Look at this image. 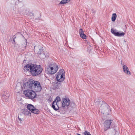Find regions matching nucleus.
Segmentation results:
<instances>
[{
  "mask_svg": "<svg viewBox=\"0 0 135 135\" xmlns=\"http://www.w3.org/2000/svg\"><path fill=\"white\" fill-rule=\"evenodd\" d=\"M25 71H29L31 74L33 76H37L40 74L42 72L43 69L39 65L28 64L23 67Z\"/></svg>",
  "mask_w": 135,
  "mask_h": 135,
  "instance_id": "1",
  "label": "nucleus"
},
{
  "mask_svg": "<svg viewBox=\"0 0 135 135\" xmlns=\"http://www.w3.org/2000/svg\"><path fill=\"white\" fill-rule=\"evenodd\" d=\"M25 88H27L26 86L28 87V88H30L36 92H40L42 89V87L39 82L32 80L25 83Z\"/></svg>",
  "mask_w": 135,
  "mask_h": 135,
  "instance_id": "2",
  "label": "nucleus"
},
{
  "mask_svg": "<svg viewBox=\"0 0 135 135\" xmlns=\"http://www.w3.org/2000/svg\"><path fill=\"white\" fill-rule=\"evenodd\" d=\"M25 84L23 86H22V89H24L25 90H23V94L25 96L29 99H33L36 97V94L35 91H33L31 88H28V87L26 86L27 88H25Z\"/></svg>",
  "mask_w": 135,
  "mask_h": 135,
  "instance_id": "3",
  "label": "nucleus"
},
{
  "mask_svg": "<svg viewBox=\"0 0 135 135\" xmlns=\"http://www.w3.org/2000/svg\"><path fill=\"white\" fill-rule=\"evenodd\" d=\"M58 67L55 63H52L48 66L47 70L48 73L50 74H55L58 70Z\"/></svg>",
  "mask_w": 135,
  "mask_h": 135,
  "instance_id": "4",
  "label": "nucleus"
},
{
  "mask_svg": "<svg viewBox=\"0 0 135 135\" xmlns=\"http://www.w3.org/2000/svg\"><path fill=\"white\" fill-rule=\"evenodd\" d=\"M65 76V71L64 69H61L57 74L56 79L57 81L59 82L60 84V82L63 81Z\"/></svg>",
  "mask_w": 135,
  "mask_h": 135,
  "instance_id": "5",
  "label": "nucleus"
},
{
  "mask_svg": "<svg viewBox=\"0 0 135 135\" xmlns=\"http://www.w3.org/2000/svg\"><path fill=\"white\" fill-rule=\"evenodd\" d=\"M100 109L101 110L102 113L106 115H108L110 112V107L106 103L102 104Z\"/></svg>",
  "mask_w": 135,
  "mask_h": 135,
  "instance_id": "6",
  "label": "nucleus"
},
{
  "mask_svg": "<svg viewBox=\"0 0 135 135\" xmlns=\"http://www.w3.org/2000/svg\"><path fill=\"white\" fill-rule=\"evenodd\" d=\"M111 33L115 36H122L125 35V33L123 32H117V30L114 28H112L111 30Z\"/></svg>",
  "mask_w": 135,
  "mask_h": 135,
  "instance_id": "7",
  "label": "nucleus"
},
{
  "mask_svg": "<svg viewBox=\"0 0 135 135\" xmlns=\"http://www.w3.org/2000/svg\"><path fill=\"white\" fill-rule=\"evenodd\" d=\"M112 120H106L104 123V130L106 131L108 129L110 128L111 123L112 122Z\"/></svg>",
  "mask_w": 135,
  "mask_h": 135,
  "instance_id": "8",
  "label": "nucleus"
},
{
  "mask_svg": "<svg viewBox=\"0 0 135 135\" xmlns=\"http://www.w3.org/2000/svg\"><path fill=\"white\" fill-rule=\"evenodd\" d=\"M21 112H22V114H20L18 116V119L19 120L21 121H22V118L21 117L23 114L25 115H28L29 114H31V113L29 111H28L27 109H22L21 110Z\"/></svg>",
  "mask_w": 135,
  "mask_h": 135,
  "instance_id": "9",
  "label": "nucleus"
},
{
  "mask_svg": "<svg viewBox=\"0 0 135 135\" xmlns=\"http://www.w3.org/2000/svg\"><path fill=\"white\" fill-rule=\"evenodd\" d=\"M62 106L63 107H67L70 103V101L68 98H64L62 100Z\"/></svg>",
  "mask_w": 135,
  "mask_h": 135,
  "instance_id": "10",
  "label": "nucleus"
},
{
  "mask_svg": "<svg viewBox=\"0 0 135 135\" xmlns=\"http://www.w3.org/2000/svg\"><path fill=\"white\" fill-rule=\"evenodd\" d=\"M9 95V94L7 92H4L2 93L1 97L3 100L6 101H7Z\"/></svg>",
  "mask_w": 135,
  "mask_h": 135,
  "instance_id": "11",
  "label": "nucleus"
},
{
  "mask_svg": "<svg viewBox=\"0 0 135 135\" xmlns=\"http://www.w3.org/2000/svg\"><path fill=\"white\" fill-rule=\"evenodd\" d=\"M34 50L35 51L36 53L38 54H41L42 53L43 50L42 47H40L39 46L35 47Z\"/></svg>",
  "mask_w": 135,
  "mask_h": 135,
  "instance_id": "12",
  "label": "nucleus"
},
{
  "mask_svg": "<svg viewBox=\"0 0 135 135\" xmlns=\"http://www.w3.org/2000/svg\"><path fill=\"white\" fill-rule=\"evenodd\" d=\"M123 70L124 72L127 75H131V73L129 71L128 68L125 65L123 66Z\"/></svg>",
  "mask_w": 135,
  "mask_h": 135,
  "instance_id": "13",
  "label": "nucleus"
},
{
  "mask_svg": "<svg viewBox=\"0 0 135 135\" xmlns=\"http://www.w3.org/2000/svg\"><path fill=\"white\" fill-rule=\"evenodd\" d=\"M57 103L56 101H54L52 105V107L55 110H57L59 109V107L57 105Z\"/></svg>",
  "mask_w": 135,
  "mask_h": 135,
  "instance_id": "14",
  "label": "nucleus"
},
{
  "mask_svg": "<svg viewBox=\"0 0 135 135\" xmlns=\"http://www.w3.org/2000/svg\"><path fill=\"white\" fill-rule=\"evenodd\" d=\"M35 108L31 104H29L27 105V108L31 112H32V110Z\"/></svg>",
  "mask_w": 135,
  "mask_h": 135,
  "instance_id": "15",
  "label": "nucleus"
},
{
  "mask_svg": "<svg viewBox=\"0 0 135 135\" xmlns=\"http://www.w3.org/2000/svg\"><path fill=\"white\" fill-rule=\"evenodd\" d=\"M117 17V15L115 13H114L112 14V21L113 22L115 21Z\"/></svg>",
  "mask_w": 135,
  "mask_h": 135,
  "instance_id": "16",
  "label": "nucleus"
},
{
  "mask_svg": "<svg viewBox=\"0 0 135 135\" xmlns=\"http://www.w3.org/2000/svg\"><path fill=\"white\" fill-rule=\"evenodd\" d=\"M39 112L40 111L38 109H35V108L32 110V112H31L32 113L35 114H38L39 113Z\"/></svg>",
  "mask_w": 135,
  "mask_h": 135,
  "instance_id": "17",
  "label": "nucleus"
},
{
  "mask_svg": "<svg viewBox=\"0 0 135 135\" xmlns=\"http://www.w3.org/2000/svg\"><path fill=\"white\" fill-rule=\"evenodd\" d=\"M70 0H62L60 3V4H62L68 3L70 1Z\"/></svg>",
  "mask_w": 135,
  "mask_h": 135,
  "instance_id": "18",
  "label": "nucleus"
},
{
  "mask_svg": "<svg viewBox=\"0 0 135 135\" xmlns=\"http://www.w3.org/2000/svg\"><path fill=\"white\" fill-rule=\"evenodd\" d=\"M80 36L83 39H85L86 37V35L84 33L80 35Z\"/></svg>",
  "mask_w": 135,
  "mask_h": 135,
  "instance_id": "19",
  "label": "nucleus"
},
{
  "mask_svg": "<svg viewBox=\"0 0 135 135\" xmlns=\"http://www.w3.org/2000/svg\"><path fill=\"white\" fill-rule=\"evenodd\" d=\"M83 134L85 135H91L90 133L87 131H85L83 133Z\"/></svg>",
  "mask_w": 135,
  "mask_h": 135,
  "instance_id": "20",
  "label": "nucleus"
},
{
  "mask_svg": "<svg viewBox=\"0 0 135 135\" xmlns=\"http://www.w3.org/2000/svg\"><path fill=\"white\" fill-rule=\"evenodd\" d=\"M60 100L61 99L60 97L59 96H57L56 97L54 101H56V102H57L59 101H60Z\"/></svg>",
  "mask_w": 135,
  "mask_h": 135,
  "instance_id": "21",
  "label": "nucleus"
},
{
  "mask_svg": "<svg viewBox=\"0 0 135 135\" xmlns=\"http://www.w3.org/2000/svg\"><path fill=\"white\" fill-rule=\"evenodd\" d=\"M79 32L80 34V35L82 34V33H84V31H83V30L81 28L79 29Z\"/></svg>",
  "mask_w": 135,
  "mask_h": 135,
  "instance_id": "22",
  "label": "nucleus"
},
{
  "mask_svg": "<svg viewBox=\"0 0 135 135\" xmlns=\"http://www.w3.org/2000/svg\"><path fill=\"white\" fill-rule=\"evenodd\" d=\"M101 102V101H96V100H95V103L96 104H98V105H100V103Z\"/></svg>",
  "mask_w": 135,
  "mask_h": 135,
  "instance_id": "23",
  "label": "nucleus"
},
{
  "mask_svg": "<svg viewBox=\"0 0 135 135\" xmlns=\"http://www.w3.org/2000/svg\"><path fill=\"white\" fill-rule=\"evenodd\" d=\"M61 82H60V84H59V81H58V82L56 83L57 84V86H56L57 88L58 87L59 88V87H60L61 85Z\"/></svg>",
  "mask_w": 135,
  "mask_h": 135,
  "instance_id": "24",
  "label": "nucleus"
},
{
  "mask_svg": "<svg viewBox=\"0 0 135 135\" xmlns=\"http://www.w3.org/2000/svg\"><path fill=\"white\" fill-rule=\"evenodd\" d=\"M95 13V11L93 9H92V13L93 15H94Z\"/></svg>",
  "mask_w": 135,
  "mask_h": 135,
  "instance_id": "25",
  "label": "nucleus"
},
{
  "mask_svg": "<svg viewBox=\"0 0 135 135\" xmlns=\"http://www.w3.org/2000/svg\"><path fill=\"white\" fill-rule=\"evenodd\" d=\"M41 18V16L40 15L38 18H36L35 20H40Z\"/></svg>",
  "mask_w": 135,
  "mask_h": 135,
  "instance_id": "26",
  "label": "nucleus"
},
{
  "mask_svg": "<svg viewBox=\"0 0 135 135\" xmlns=\"http://www.w3.org/2000/svg\"><path fill=\"white\" fill-rule=\"evenodd\" d=\"M120 62H121V64L123 65V66L124 65H123L124 64L122 63V60H121V61Z\"/></svg>",
  "mask_w": 135,
  "mask_h": 135,
  "instance_id": "27",
  "label": "nucleus"
},
{
  "mask_svg": "<svg viewBox=\"0 0 135 135\" xmlns=\"http://www.w3.org/2000/svg\"><path fill=\"white\" fill-rule=\"evenodd\" d=\"M13 41L14 42H15V39H13Z\"/></svg>",
  "mask_w": 135,
  "mask_h": 135,
  "instance_id": "28",
  "label": "nucleus"
},
{
  "mask_svg": "<svg viewBox=\"0 0 135 135\" xmlns=\"http://www.w3.org/2000/svg\"><path fill=\"white\" fill-rule=\"evenodd\" d=\"M76 134L77 135H81V134H80L79 133H78Z\"/></svg>",
  "mask_w": 135,
  "mask_h": 135,
  "instance_id": "29",
  "label": "nucleus"
},
{
  "mask_svg": "<svg viewBox=\"0 0 135 135\" xmlns=\"http://www.w3.org/2000/svg\"><path fill=\"white\" fill-rule=\"evenodd\" d=\"M17 88V87L16 86V87L15 88V89H16Z\"/></svg>",
  "mask_w": 135,
  "mask_h": 135,
  "instance_id": "30",
  "label": "nucleus"
},
{
  "mask_svg": "<svg viewBox=\"0 0 135 135\" xmlns=\"http://www.w3.org/2000/svg\"><path fill=\"white\" fill-rule=\"evenodd\" d=\"M42 55H44V53H42Z\"/></svg>",
  "mask_w": 135,
  "mask_h": 135,
  "instance_id": "31",
  "label": "nucleus"
}]
</instances>
